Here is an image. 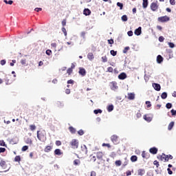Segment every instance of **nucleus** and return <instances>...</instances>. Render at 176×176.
Here are the masks:
<instances>
[{
    "label": "nucleus",
    "mask_w": 176,
    "mask_h": 176,
    "mask_svg": "<svg viewBox=\"0 0 176 176\" xmlns=\"http://www.w3.org/2000/svg\"><path fill=\"white\" fill-rule=\"evenodd\" d=\"M95 115H98V113H102V110L101 109H96L94 111Z\"/></svg>",
    "instance_id": "37"
},
{
    "label": "nucleus",
    "mask_w": 176,
    "mask_h": 176,
    "mask_svg": "<svg viewBox=\"0 0 176 176\" xmlns=\"http://www.w3.org/2000/svg\"><path fill=\"white\" fill-rule=\"evenodd\" d=\"M81 153L82 155H87V147L85 144L81 146Z\"/></svg>",
    "instance_id": "9"
},
{
    "label": "nucleus",
    "mask_w": 176,
    "mask_h": 176,
    "mask_svg": "<svg viewBox=\"0 0 176 176\" xmlns=\"http://www.w3.org/2000/svg\"><path fill=\"white\" fill-rule=\"evenodd\" d=\"M72 68H69L67 70V73L69 75L70 74H72Z\"/></svg>",
    "instance_id": "61"
},
{
    "label": "nucleus",
    "mask_w": 176,
    "mask_h": 176,
    "mask_svg": "<svg viewBox=\"0 0 176 176\" xmlns=\"http://www.w3.org/2000/svg\"><path fill=\"white\" fill-rule=\"evenodd\" d=\"M52 149H53V146H46L44 148V152L49 153V152H51Z\"/></svg>",
    "instance_id": "16"
},
{
    "label": "nucleus",
    "mask_w": 176,
    "mask_h": 176,
    "mask_svg": "<svg viewBox=\"0 0 176 176\" xmlns=\"http://www.w3.org/2000/svg\"><path fill=\"white\" fill-rule=\"evenodd\" d=\"M30 129L31 131H34V130H36V126H35V124H31L30 125Z\"/></svg>",
    "instance_id": "32"
},
{
    "label": "nucleus",
    "mask_w": 176,
    "mask_h": 176,
    "mask_svg": "<svg viewBox=\"0 0 176 176\" xmlns=\"http://www.w3.org/2000/svg\"><path fill=\"white\" fill-rule=\"evenodd\" d=\"M0 166L2 168H6V162L1 160L0 162Z\"/></svg>",
    "instance_id": "23"
},
{
    "label": "nucleus",
    "mask_w": 176,
    "mask_h": 176,
    "mask_svg": "<svg viewBox=\"0 0 176 176\" xmlns=\"http://www.w3.org/2000/svg\"><path fill=\"white\" fill-rule=\"evenodd\" d=\"M157 63L158 64H161L162 63H163V56H162L161 55H158L157 56Z\"/></svg>",
    "instance_id": "20"
},
{
    "label": "nucleus",
    "mask_w": 176,
    "mask_h": 176,
    "mask_svg": "<svg viewBox=\"0 0 176 176\" xmlns=\"http://www.w3.org/2000/svg\"><path fill=\"white\" fill-rule=\"evenodd\" d=\"M141 116H142V115L141 114V112L139 111L136 113V117L138 118V119H140V118H141Z\"/></svg>",
    "instance_id": "53"
},
{
    "label": "nucleus",
    "mask_w": 176,
    "mask_h": 176,
    "mask_svg": "<svg viewBox=\"0 0 176 176\" xmlns=\"http://www.w3.org/2000/svg\"><path fill=\"white\" fill-rule=\"evenodd\" d=\"M26 63H27V60L25 59H21V63L22 64V65H25Z\"/></svg>",
    "instance_id": "59"
},
{
    "label": "nucleus",
    "mask_w": 176,
    "mask_h": 176,
    "mask_svg": "<svg viewBox=\"0 0 176 176\" xmlns=\"http://www.w3.org/2000/svg\"><path fill=\"white\" fill-rule=\"evenodd\" d=\"M108 72H113V68L112 67H109L107 68Z\"/></svg>",
    "instance_id": "60"
},
{
    "label": "nucleus",
    "mask_w": 176,
    "mask_h": 176,
    "mask_svg": "<svg viewBox=\"0 0 176 176\" xmlns=\"http://www.w3.org/2000/svg\"><path fill=\"white\" fill-rule=\"evenodd\" d=\"M0 145H1V146H6V144L5 143V142L3 140L0 141Z\"/></svg>",
    "instance_id": "55"
},
{
    "label": "nucleus",
    "mask_w": 176,
    "mask_h": 176,
    "mask_svg": "<svg viewBox=\"0 0 176 176\" xmlns=\"http://www.w3.org/2000/svg\"><path fill=\"white\" fill-rule=\"evenodd\" d=\"M96 157H97V159H98V160H101V159H102V157H104V152H102V151L97 152L96 153Z\"/></svg>",
    "instance_id": "7"
},
{
    "label": "nucleus",
    "mask_w": 176,
    "mask_h": 176,
    "mask_svg": "<svg viewBox=\"0 0 176 176\" xmlns=\"http://www.w3.org/2000/svg\"><path fill=\"white\" fill-rule=\"evenodd\" d=\"M78 74L80 75H81V76H86V69H85V68L80 67Z\"/></svg>",
    "instance_id": "10"
},
{
    "label": "nucleus",
    "mask_w": 176,
    "mask_h": 176,
    "mask_svg": "<svg viewBox=\"0 0 176 176\" xmlns=\"http://www.w3.org/2000/svg\"><path fill=\"white\" fill-rule=\"evenodd\" d=\"M146 105H147V108H151V107H152L150 101H146Z\"/></svg>",
    "instance_id": "50"
},
{
    "label": "nucleus",
    "mask_w": 176,
    "mask_h": 176,
    "mask_svg": "<svg viewBox=\"0 0 176 176\" xmlns=\"http://www.w3.org/2000/svg\"><path fill=\"white\" fill-rule=\"evenodd\" d=\"M138 175H144V174H145V170L144 169H138Z\"/></svg>",
    "instance_id": "24"
},
{
    "label": "nucleus",
    "mask_w": 176,
    "mask_h": 176,
    "mask_svg": "<svg viewBox=\"0 0 176 176\" xmlns=\"http://www.w3.org/2000/svg\"><path fill=\"white\" fill-rule=\"evenodd\" d=\"M110 54H111V56H113V57H115V56L118 54V52L112 50L110 51Z\"/></svg>",
    "instance_id": "35"
},
{
    "label": "nucleus",
    "mask_w": 176,
    "mask_h": 176,
    "mask_svg": "<svg viewBox=\"0 0 176 176\" xmlns=\"http://www.w3.org/2000/svg\"><path fill=\"white\" fill-rule=\"evenodd\" d=\"M119 137L116 135H113L111 137V140L113 144H118V140Z\"/></svg>",
    "instance_id": "8"
},
{
    "label": "nucleus",
    "mask_w": 176,
    "mask_h": 176,
    "mask_svg": "<svg viewBox=\"0 0 176 176\" xmlns=\"http://www.w3.org/2000/svg\"><path fill=\"white\" fill-rule=\"evenodd\" d=\"M83 14L85 16H90V14H91V11H90L89 8H85L83 11Z\"/></svg>",
    "instance_id": "19"
},
{
    "label": "nucleus",
    "mask_w": 176,
    "mask_h": 176,
    "mask_svg": "<svg viewBox=\"0 0 176 176\" xmlns=\"http://www.w3.org/2000/svg\"><path fill=\"white\" fill-rule=\"evenodd\" d=\"M62 25L63 27H65V25H67V19H63L62 21Z\"/></svg>",
    "instance_id": "51"
},
{
    "label": "nucleus",
    "mask_w": 176,
    "mask_h": 176,
    "mask_svg": "<svg viewBox=\"0 0 176 176\" xmlns=\"http://www.w3.org/2000/svg\"><path fill=\"white\" fill-rule=\"evenodd\" d=\"M121 19L122 21H127V15H123Z\"/></svg>",
    "instance_id": "45"
},
{
    "label": "nucleus",
    "mask_w": 176,
    "mask_h": 176,
    "mask_svg": "<svg viewBox=\"0 0 176 176\" xmlns=\"http://www.w3.org/2000/svg\"><path fill=\"white\" fill-rule=\"evenodd\" d=\"M142 6L144 9H146V8H148V0H143Z\"/></svg>",
    "instance_id": "26"
},
{
    "label": "nucleus",
    "mask_w": 176,
    "mask_h": 176,
    "mask_svg": "<svg viewBox=\"0 0 176 176\" xmlns=\"http://www.w3.org/2000/svg\"><path fill=\"white\" fill-rule=\"evenodd\" d=\"M166 107L167 109H170V108H172V107H173V104L171 103H167L166 104Z\"/></svg>",
    "instance_id": "46"
},
{
    "label": "nucleus",
    "mask_w": 176,
    "mask_h": 176,
    "mask_svg": "<svg viewBox=\"0 0 176 176\" xmlns=\"http://www.w3.org/2000/svg\"><path fill=\"white\" fill-rule=\"evenodd\" d=\"M129 50H130V47H125L124 49L123 50V53L126 54V53H127Z\"/></svg>",
    "instance_id": "41"
},
{
    "label": "nucleus",
    "mask_w": 176,
    "mask_h": 176,
    "mask_svg": "<svg viewBox=\"0 0 176 176\" xmlns=\"http://www.w3.org/2000/svg\"><path fill=\"white\" fill-rule=\"evenodd\" d=\"M157 159L159 160H161V162H163V161L166 162V154L162 153L161 155H158Z\"/></svg>",
    "instance_id": "15"
},
{
    "label": "nucleus",
    "mask_w": 176,
    "mask_h": 176,
    "mask_svg": "<svg viewBox=\"0 0 176 176\" xmlns=\"http://www.w3.org/2000/svg\"><path fill=\"white\" fill-rule=\"evenodd\" d=\"M173 160V155H166L165 162H168V160Z\"/></svg>",
    "instance_id": "27"
},
{
    "label": "nucleus",
    "mask_w": 176,
    "mask_h": 176,
    "mask_svg": "<svg viewBox=\"0 0 176 176\" xmlns=\"http://www.w3.org/2000/svg\"><path fill=\"white\" fill-rule=\"evenodd\" d=\"M90 160H91V162H96L97 160V158L94 155V156L91 155Z\"/></svg>",
    "instance_id": "42"
},
{
    "label": "nucleus",
    "mask_w": 176,
    "mask_h": 176,
    "mask_svg": "<svg viewBox=\"0 0 176 176\" xmlns=\"http://www.w3.org/2000/svg\"><path fill=\"white\" fill-rule=\"evenodd\" d=\"M57 107H58V108H61V107H64V104L61 102H58Z\"/></svg>",
    "instance_id": "52"
},
{
    "label": "nucleus",
    "mask_w": 176,
    "mask_h": 176,
    "mask_svg": "<svg viewBox=\"0 0 176 176\" xmlns=\"http://www.w3.org/2000/svg\"><path fill=\"white\" fill-rule=\"evenodd\" d=\"M69 146L72 149H78V148H79V140L76 139L72 140V141L69 142Z\"/></svg>",
    "instance_id": "2"
},
{
    "label": "nucleus",
    "mask_w": 176,
    "mask_h": 176,
    "mask_svg": "<svg viewBox=\"0 0 176 176\" xmlns=\"http://www.w3.org/2000/svg\"><path fill=\"white\" fill-rule=\"evenodd\" d=\"M117 6H118V8H120V10H122V9H123V3H122L120 2L117 3Z\"/></svg>",
    "instance_id": "40"
},
{
    "label": "nucleus",
    "mask_w": 176,
    "mask_h": 176,
    "mask_svg": "<svg viewBox=\"0 0 176 176\" xmlns=\"http://www.w3.org/2000/svg\"><path fill=\"white\" fill-rule=\"evenodd\" d=\"M142 157H143V159H146V160H148V159L151 157V154L146 151H142Z\"/></svg>",
    "instance_id": "5"
},
{
    "label": "nucleus",
    "mask_w": 176,
    "mask_h": 176,
    "mask_svg": "<svg viewBox=\"0 0 176 176\" xmlns=\"http://www.w3.org/2000/svg\"><path fill=\"white\" fill-rule=\"evenodd\" d=\"M157 21L160 23H166V21H170V17L167 16L158 17Z\"/></svg>",
    "instance_id": "3"
},
{
    "label": "nucleus",
    "mask_w": 176,
    "mask_h": 176,
    "mask_svg": "<svg viewBox=\"0 0 176 176\" xmlns=\"http://www.w3.org/2000/svg\"><path fill=\"white\" fill-rule=\"evenodd\" d=\"M87 58L89 59L91 61V60H94V54H93L92 52H89L87 54Z\"/></svg>",
    "instance_id": "22"
},
{
    "label": "nucleus",
    "mask_w": 176,
    "mask_h": 176,
    "mask_svg": "<svg viewBox=\"0 0 176 176\" xmlns=\"http://www.w3.org/2000/svg\"><path fill=\"white\" fill-rule=\"evenodd\" d=\"M56 46H57V43H52L51 44V47H53L54 49H56Z\"/></svg>",
    "instance_id": "62"
},
{
    "label": "nucleus",
    "mask_w": 176,
    "mask_h": 176,
    "mask_svg": "<svg viewBox=\"0 0 176 176\" xmlns=\"http://www.w3.org/2000/svg\"><path fill=\"white\" fill-rule=\"evenodd\" d=\"M141 27H139L138 29H136L134 32L135 35H137L138 36L141 35Z\"/></svg>",
    "instance_id": "21"
},
{
    "label": "nucleus",
    "mask_w": 176,
    "mask_h": 176,
    "mask_svg": "<svg viewBox=\"0 0 176 176\" xmlns=\"http://www.w3.org/2000/svg\"><path fill=\"white\" fill-rule=\"evenodd\" d=\"M37 138L41 142H45L46 141V132L45 131H37Z\"/></svg>",
    "instance_id": "1"
},
{
    "label": "nucleus",
    "mask_w": 176,
    "mask_h": 176,
    "mask_svg": "<svg viewBox=\"0 0 176 176\" xmlns=\"http://www.w3.org/2000/svg\"><path fill=\"white\" fill-rule=\"evenodd\" d=\"M153 87H154L155 90L157 91H160V89H162V87H160V84L157 83H153Z\"/></svg>",
    "instance_id": "12"
},
{
    "label": "nucleus",
    "mask_w": 176,
    "mask_h": 176,
    "mask_svg": "<svg viewBox=\"0 0 176 176\" xmlns=\"http://www.w3.org/2000/svg\"><path fill=\"white\" fill-rule=\"evenodd\" d=\"M157 151L158 149L156 147H153L149 149V152L150 153H152V155H156V153H157Z\"/></svg>",
    "instance_id": "14"
},
{
    "label": "nucleus",
    "mask_w": 176,
    "mask_h": 176,
    "mask_svg": "<svg viewBox=\"0 0 176 176\" xmlns=\"http://www.w3.org/2000/svg\"><path fill=\"white\" fill-rule=\"evenodd\" d=\"M174 127V122H170V124L168 126V130H173V128Z\"/></svg>",
    "instance_id": "29"
},
{
    "label": "nucleus",
    "mask_w": 176,
    "mask_h": 176,
    "mask_svg": "<svg viewBox=\"0 0 176 176\" xmlns=\"http://www.w3.org/2000/svg\"><path fill=\"white\" fill-rule=\"evenodd\" d=\"M126 78H127V75L126 74V73H121L118 76V78H120L121 80H124V79H126Z\"/></svg>",
    "instance_id": "17"
},
{
    "label": "nucleus",
    "mask_w": 176,
    "mask_h": 176,
    "mask_svg": "<svg viewBox=\"0 0 176 176\" xmlns=\"http://www.w3.org/2000/svg\"><path fill=\"white\" fill-rule=\"evenodd\" d=\"M54 155H56L57 156H61V155H63V152H61L60 149L56 148L54 151Z\"/></svg>",
    "instance_id": "18"
},
{
    "label": "nucleus",
    "mask_w": 176,
    "mask_h": 176,
    "mask_svg": "<svg viewBox=\"0 0 176 176\" xmlns=\"http://www.w3.org/2000/svg\"><path fill=\"white\" fill-rule=\"evenodd\" d=\"M170 113L172 114V116H175V115H176V110L172 109L170 111Z\"/></svg>",
    "instance_id": "58"
},
{
    "label": "nucleus",
    "mask_w": 176,
    "mask_h": 176,
    "mask_svg": "<svg viewBox=\"0 0 176 176\" xmlns=\"http://www.w3.org/2000/svg\"><path fill=\"white\" fill-rule=\"evenodd\" d=\"M96 175H97V173H96V171L92 170L91 172V176H96Z\"/></svg>",
    "instance_id": "64"
},
{
    "label": "nucleus",
    "mask_w": 176,
    "mask_h": 176,
    "mask_svg": "<svg viewBox=\"0 0 176 176\" xmlns=\"http://www.w3.org/2000/svg\"><path fill=\"white\" fill-rule=\"evenodd\" d=\"M61 30H62V32H63L65 36H67V29H65V27H63Z\"/></svg>",
    "instance_id": "44"
},
{
    "label": "nucleus",
    "mask_w": 176,
    "mask_h": 176,
    "mask_svg": "<svg viewBox=\"0 0 176 176\" xmlns=\"http://www.w3.org/2000/svg\"><path fill=\"white\" fill-rule=\"evenodd\" d=\"M153 164H154V166H156L157 168H158L159 166H160V164H159V161H157V160H155L153 162Z\"/></svg>",
    "instance_id": "43"
},
{
    "label": "nucleus",
    "mask_w": 176,
    "mask_h": 176,
    "mask_svg": "<svg viewBox=\"0 0 176 176\" xmlns=\"http://www.w3.org/2000/svg\"><path fill=\"white\" fill-rule=\"evenodd\" d=\"M78 134L79 135H83V134H85V131H83V130L80 129L78 131Z\"/></svg>",
    "instance_id": "49"
},
{
    "label": "nucleus",
    "mask_w": 176,
    "mask_h": 176,
    "mask_svg": "<svg viewBox=\"0 0 176 176\" xmlns=\"http://www.w3.org/2000/svg\"><path fill=\"white\" fill-rule=\"evenodd\" d=\"M143 118H144V120H146V122H148V123L150 122H152V119H153L152 116H151L148 114L144 115Z\"/></svg>",
    "instance_id": "11"
},
{
    "label": "nucleus",
    "mask_w": 176,
    "mask_h": 176,
    "mask_svg": "<svg viewBox=\"0 0 176 176\" xmlns=\"http://www.w3.org/2000/svg\"><path fill=\"white\" fill-rule=\"evenodd\" d=\"M6 152V148L0 147V153H3Z\"/></svg>",
    "instance_id": "54"
},
{
    "label": "nucleus",
    "mask_w": 176,
    "mask_h": 176,
    "mask_svg": "<svg viewBox=\"0 0 176 176\" xmlns=\"http://www.w3.org/2000/svg\"><path fill=\"white\" fill-rule=\"evenodd\" d=\"M102 63H107L108 61V58L107 56H102Z\"/></svg>",
    "instance_id": "38"
},
{
    "label": "nucleus",
    "mask_w": 176,
    "mask_h": 176,
    "mask_svg": "<svg viewBox=\"0 0 176 176\" xmlns=\"http://www.w3.org/2000/svg\"><path fill=\"white\" fill-rule=\"evenodd\" d=\"M74 166H79L80 164V160H75L74 161Z\"/></svg>",
    "instance_id": "33"
},
{
    "label": "nucleus",
    "mask_w": 176,
    "mask_h": 176,
    "mask_svg": "<svg viewBox=\"0 0 176 176\" xmlns=\"http://www.w3.org/2000/svg\"><path fill=\"white\" fill-rule=\"evenodd\" d=\"M151 10H153V12H156V10H157V9H159V6L157 5V1L153 2L151 4Z\"/></svg>",
    "instance_id": "4"
},
{
    "label": "nucleus",
    "mask_w": 176,
    "mask_h": 176,
    "mask_svg": "<svg viewBox=\"0 0 176 176\" xmlns=\"http://www.w3.org/2000/svg\"><path fill=\"white\" fill-rule=\"evenodd\" d=\"M3 2H5L7 5L8 4L12 5V3H13V1H12V0H9L8 1V0H4Z\"/></svg>",
    "instance_id": "39"
},
{
    "label": "nucleus",
    "mask_w": 176,
    "mask_h": 176,
    "mask_svg": "<svg viewBox=\"0 0 176 176\" xmlns=\"http://www.w3.org/2000/svg\"><path fill=\"white\" fill-rule=\"evenodd\" d=\"M161 98L162 100H166L167 98V94L166 92H163L161 95Z\"/></svg>",
    "instance_id": "31"
},
{
    "label": "nucleus",
    "mask_w": 176,
    "mask_h": 176,
    "mask_svg": "<svg viewBox=\"0 0 176 176\" xmlns=\"http://www.w3.org/2000/svg\"><path fill=\"white\" fill-rule=\"evenodd\" d=\"M107 111L109 112H112V111H113V105L112 104L109 105L107 108Z\"/></svg>",
    "instance_id": "36"
},
{
    "label": "nucleus",
    "mask_w": 176,
    "mask_h": 176,
    "mask_svg": "<svg viewBox=\"0 0 176 176\" xmlns=\"http://www.w3.org/2000/svg\"><path fill=\"white\" fill-rule=\"evenodd\" d=\"M46 54H47V56H50V55L52 54V50H47L46 51Z\"/></svg>",
    "instance_id": "63"
},
{
    "label": "nucleus",
    "mask_w": 176,
    "mask_h": 176,
    "mask_svg": "<svg viewBox=\"0 0 176 176\" xmlns=\"http://www.w3.org/2000/svg\"><path fill=\"white\" fill-rule=\"evenodd\" d=\"M115 164L117 167H120V166H122V161L120 160H116L115 162Z\"/></svg>",
    "instance_id": "30"
},
{
    "label": "nucleus",
    "mask_w": 176,
    "mask_h": 176,
    "mask_svg": "<svg viewBox=\"0 0 176 176\" xmlns=\"http://www.w3.org/2000/svg\"><path fill=\"white\" fill-rule=\"evenodd\" d=\"M69 130L70 133H72V134H75V133H76V129H75V128H74L73 126H69Z\"/></svg>",
    "instance_id": "28"
},
{
    "label": "nucleus",
    "mask_w": 176,
    "mask_h": 176,
    "mask_svg": "<svg viewBox=\"0 0 176 176\" xmlns=\"http://www.w3.org/2000/svg\"><path fill=\"white\" fill-rule=\"evenodd\" d=\"M168 46L169 47H170L171 49L175 47V45L173 43H168Z\"/></svg>",
    "instance_id": "48"
},
{
    "label": "nucleus",
    "mask_w": 176,
    "mask_h": 176,
    "mask_svg": "<svg viewBox=\"0 0 176 176\" xmlns=\"http://www.w3.org/2000/svg\"><path fill=\"white\" fill-rule=\"evenodd\" d=\"M137 160H138V157H137V155H132L131 157V162H132L133 163H134V162H137Z\"/></svg>",
    "instance_id": "25"
},
{
    "label": "nucleus",
    "mask_w": 176,
    "mask_h": 176,
    "mask_svg": "<svg viewBox=\"0 0 176 176\" xmlns=\"http://www.w3.org/2000/svg\"><path fill=\"white\" fill-rule=\"evenodd\" d=\"M55 144H56V146H60L61 145V141L56 140Z\"/></svg>",
    "instance_id": "57"
},
{
    "label": "nucleus",
    "mask_w": 176,
    "mask_h": 176,
    "mask_svg": "<svg viewBox=\"0 0 176 176\" xmlns=\"http://www.w3.org/2000/svg\"><path fill=\"white\" fill-rule=\"evenodd\" d=\"M14 162H21V157H20V155H16L14 157Z\"/></svg>",
    "instance_id": "34"
},
{
    "label": "nucleus",
    "mask_w": 176,
    "mask_h": 176,
    "mask_svg": "<svg viewBox=\"0 0 176 176\" xmlns=\"http://www.w3.org/2000/svg\"><path fill=\"white\" fill-rule=\"evenodd\" d=\"M28 149V146H23L22 147L21 151H22V152H25V151H27Z\"/></svg>",
    "instance_id": "47"
},
{
    "label": "nucleus",
    "mask_w": 176,
    "mask_h": 176,
    "mask_svg": "<svg viewBox=\"0 0 176 176\" xmlns=\"http://www.w3.org/2000/svg\"><path fill=\"white\" fill-rule=\"evenodd\" d=\"M102 146H107L108 148H111V144H109L108 143H103L102 144Z\"/></svg>",
    "instance_id": "56"
},
{
    "label": "nucleus",
    "mask_w": 176,
    "mask_h": 176,
    "mask_svg": "<svg viewBox=\"0 0 176 176\" xmlns=\"http://www.w3.org/2000/svg\"><path fill=\"white\" fill-rule=\"evenodd\" d=\"M110 87L111 90H116L118 89V82L113 81L110 83Z\"/></svg>",
    "instance_id": "6"
},
{
    "label": "nucleus",
    "mask_w": 176,
    "mask_h": 176,
    "mask_svg": "<svg viewBox=\"0 0 176 176\" xmlns=\"http://www.w3.org/2000/svg\"><path fill=\"white\" fill-rule=\"evenodd\" d=\"M128 100H135V94H134V92L133 93H128V97H127Z\"/></svg>",
    "instance_id": "13"
}]
</instances>
